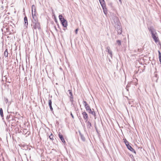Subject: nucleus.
I'll use <instances>...</instances> for the list:
<instances>
[{
	"instance_id": "obj_43",
	"label": "nucleus",
	"mask_w": 161,
	"mask_h": 161,
	"mask_svg": "<svg viewBox=\"0 0 161 161\" xmlns=\"http://www.w3.org/2000/svg\"><path fill=\"white\" fill-rule=\"evenodd\" d=\"M10 104V103H9V104H8V105H9Z\"/></svg>"
},
{
	"instance_id": "obj_9",
	"label": "nucleus",
	"mask_w": 161,
	"mask_h": 161,
	"mask_svg": "<svg viewBox=\"0 0 161 161\" xmlns=\"http://www.w3.org/2000/svg\"><path fill=\"white\" fill-rule=\"evenodd\" d=\"M58 136L59 138V139H60V140L64 144H65V140L64 139V136H63L60 133V132H59L58 133Z\"/></svg>"
},
{
	"instance_id": "obj_27",
	"label": "nucleus",
	"mask_w": 161,
	"mask_h": 161,
	"mask_svg": "<svg viewBox=\"0 0 161 161\" xmlns=\"http://www.w3.org/2000/svg\"><path fill=\"white\" fill-rule=\"evenodd\" d=\"M70 101L71 103V104L72 105H74V100L73 98H72L71 97V98H69Z\"/></svg>"
},
{
	"instance_id": "obj_36",
	"label": "nucleus",
	"mask_w": 161,
	"mask_h": 161,
	"mask_svg": "<svg viewBox=\"0 0 161 161\" xmlns=\"http://www.w3.org/2000/svg\"><path fill=\"white\" fill-rule=\"evenodd\" d=\"M54 28H55V30H56V31H58V30H57V28H56V26H54Z\"/></svg>"
},
{
	"instance_id": "obj_18",
	"label": "nucleus",
	"mask_w": 161,
	"mask_h": 161,
	"mask_svg": "<svg viewBox=\"0 0 161 161\" xmlns=\"http://www.w3.org/2000/svg\"><path fill=\"white\" fill-rule=\"evenodd\" d=\"M85 122L87 124V128L90 129L91 126H92V124L89 121H86Z\"/></svg>"
},
{
	"instance_id": "obj_32",
	"label": "nucleus",
	"mask_w": 161,
	"mask_h": 161,
	"mask_svg": "<svg viewBox=\"0 0 161 161\" xmlns=\"http://www.w3.org/2000/svg\"><path fill=\"white\" fill-rule=\"evenodd\" d=\"M70 115H71L72 118L73 119H74V115H73V114H72V113L71 112H70Z\"/></svg>"
},
{
	"instance_id": "obj_38",
	"label": "nucleus",
	"mask_w": 161,
	"mask_h": 161,
	"mask_svg": "<svg viewBox=\"0 0 161 161\" xmlns=\"http://www.w3.org/2000/svg\"><path fill=\"white\" fill-rule=\"evenodd\" d=\"M67 29V27H64V29H63V30L65 31Z\"/></svg>"
},
{
	"instance_id": "obj_22",
	"label": "nucleus",
	"mask_w": 161,
	"mask_h": 161,
	"mask_svg": "<svg viewBox=\"0 0 161 161\" xmlns=\"http://www.w3.org/2000/svg\"><path fill=\"white\" fill-rule=\"evenodd\" d=\"M158 58L160 62V64H161V53L159 50L158 51Z\"/></svg>"
},
{
	"instance_id": "obj_16",
	"label": "nucleus",
	"mask_w": 161,
	"mask_h": 161,
	"mask_svg": "<svg viewBox=\"0 0 161 161\" xmlns=\"http://www.w3.org/2000/svg\"><path fill=\"white\" fill-rule=\"evenodd\" d=\"M24 25L26 27H27L28 25V19L27 17L25 16L24 18Z\"/></svg>"
},
{
	"instance_id": "obj_34",
	"label": "nucleus",
	"mask_w": 161,
	"mask_h": 161,
	"mask_svg": "<svg viewBox=\"0 0 161 161\" xmlns=\"http://www.w3.org/2000/svg\"><path fill=\"white\" fill-rule=\"evenodd\" d=\"M5 79H6V82H7V83H10V82L7 80V78H6Z\"/></svg>"
},
{
	"instance_id": "obj_19",
	"label": "nucleus",
	"mask_w": 161,
	"mask_h": 161,
	"mask_svg": "<svg viewBox=\"0 0 161 161\" xmlns=\"http://www.w3.org/2000/svg\"><path fill=\"white\" fill-rule=\"evenodd\" d=\"M68 92H69V94L70 95V96H69V98H71V97L72 98H73V96L72 94V90H68Z\"/></svg>"
},
{
	"instance_id": "obj_17",
	"label": "nucleus",
	"mask_w": 161,
	"mask_h": 161,
	"mask_svg": "<svg viewBox=\"0 0 161 161\" xmlns=\"http://www.w3.org/2000/svg\"><path fill=\"white\" fill-rule=\"evenodd\" d=\"M52 14H53V16L54 17V21H55V22H56V23L57 25L58 26V27L59 28V25L58 24V22L56 17L54 13L52 12Z\"/></svg>"
},
{
	"instance_id": "obj_5",
	"label": "nucleus",
	"mask_w": 161,
	"mask_h": 161,
	"mask_svg": "<svg viewBox=\"0 0 161 161\" xmlns=\"http://www.w3.org/2000/svg\"><path fill=\"white\" fill-rule=\"evenodd\" d=\"M99 1L104 13L106 14V13H107V8L104 0H99Z\"/></svg>"
},
{
	"instance_id": "obj_1",
	"label": "nucleus",
	"mask_w": 161,
	"mask_h": 161,
	"mask_svg": "<svg viewBox=\"0 0 161 161\" xmlns=\"http://www.w3.org/2000/svg\"><path fill=\"white\" fill-rule=\"evenodd\" d=\"M148 29L149 31L151 32L152 37L154 41L155 42L157 43H158V44L161 45L160 42L159 40L158 36V34L157 33L156 30L154 28L153 26H150L148 27Z\"/></svg>"
},
{
	"instance_id": "obj_10",
	"label": "nucleus",
	"mask_w": 161,
	"mask_h": 161,
	"mask_svg": "<svg viewBox=\"0 0 161 161\" xmlns=\"http://www.w3.org/2000/svg\"><path fill=\"white\" fill-rule=\"evenodd\" d=\"M130 144H131L130 143L128 145L126 146L127 147V148L129 150H130L131 152H133L135 154H136V152L135 151V150L131 147Z\"/></svg>"
},
{
	"instance_id": "obj_30",
	"label": "nucleus",
	"mask_w": 161,
	"mask_h": 161,
	"mask_svg": "<svg viewBox=\"0 0 161 161\" xmlns=\"http://www.w3.org/2000/svg\"><path fill=\"white\" fill-rule=\"evenodd\" d=\"M130 86V84H128L127 85V86H126V89L127 90V91H128V87H129Z\"/></svg>"
},
{
	"instance_id": "obj_29",
	"label": "nucleus",
	"mask_w": 161,
	"mask_h": 161,
	"mask_svg": "<svg viewBox=\"0 0 161 161\" xmlns=\"http://www.w3.org/2000/svg\"><path fill=\"white\" fill-rule=\"evenodd\" d=\"M4 101L6 103H7L8 102V100L7 98L4 97Z\"/></svg>"
},
{
	"instance_id": "obj_33",
	"label": "nucleus",
	"mask_w": 161,
	"mask_h": 161,
	"mask_svg": "<svg viewBox=\"0 0 161 161\" xmlns=\"http://www.w3.org/2000/svg\"><path fill=\"white\" fill-rule=\"evenodd\" d=\"M78 30V29H75V32L76 34H77Z\"/></svg>"
},
{
	"instance_id": "obj_11",
	"label": "nucleus",
	"mask_w": 161,
	"mask_h": 161,
	"mask_svg": "<svg viewBox=\"0 0 161 161\" xmlns=\"http://www.w3.org/2000/svg\"><path fill=\"white\" fill-rule=\"evenodd\" d=\"M113 20L115 24V25L119 24H120V23L119 18L117 17H114V18Z\"/></svg>"
},
{
	"instance_id": "obj_31",
	"label": "nucleus",
	"mask_w": 161,
	"mask_h": 161,
	"mask_svg": "<svg viewBox=\"0 0 161 161\" xmlns=\"http://www.w3.org/2000/svg\"><path fill=\"white\" fill-rule=\"evenodd\" d=\"M6 30H7V31H8V32L11 31H10V27L6 28Z\"/></svg>"
},
{
	"instance_id": "obj_28",
	"label": "nucleus",
	"mask_w": 161,
	"mask_h": 161,
	"mask_svg": "<svg viewBox=\"0 0 161 161\" xmlns=\"http://www.w3.org/2000/svg\"><path fill=\"white\" fill-rule=\"evenodd\" d=\"M10 117V115H7L6 119L7 121H8V122L9 121V120L10 119H9Z\"/></svg>"
},
{
	"instance_id": "obj_41",
	"label": "nucleus",
	"mask_w": 161,
	"mask_h": 161,
	"mask_svg": "<svg viewBox=\"0 0 161 161\" xmlns=\"http://www.w3.org/2000/svg\"><path fill=\"white\" fill-rule=\"evenodd\" d=\"M96 130L97 131V129H96Z\"/></svg>"
},
{
	"instance_id": "obj_25",
	"label": "nucleus",
	"mask_w": 161,
	"mask_h": 161,
	"mask_svg": "<svg viewBox=\"0 0 161 161\" xmlns=\"http://www.w3.org/2000/svg\"><path fill=\"white\" fill-rule=\"evenodd\" d=\"M116 42L118 44V45L119 46L121 45V41L120 40H117Z\"/></svg>"
},
{
	"instance_id": "obj_40",
	"label": "nucleus",
	"mask_w": 161,
	"mask_h": 161,
	"mask_svg": "<svg viewBox=\"0 0 161 161\" xmlns=\"http://www.w3.org/2000/svg\"><path fill=\"white\" fill-rule=\"evenodd\" d=\"M11 113H13V114H14V112H10Z\"/></svg>"
},
{
	"instance_id": "obj_7",
	"label": "nucleus",
	"mask_w": 161,
	"mask_h": 161,
	"mask_svg": "<svg viewBox=\"0 0 161 161\" xmlns=\"http://www.w3.org/2000/svg\"><path fill=\"white\" fill-rule=\"evenodd\" d=\"M32 16H33L36 15V7L34 5H33L32 6Z\"/></svg>"
},
{
	"instance_id": "obj_21",
	"label": "nucleus",
	"mask_w": 161,
	"mask_h": 161,
	"mask_svg": "<svg viewBox=\"0 0 161 161\" xmlns=\"http://www.w3.org/2000/svg\"><path fill=\"white\" fill-rule=\"evenodd\" d=\"M8 49H6L5 50L4 53V55L5 58L8 57Z\"/></svg>"
},
{
	"instance_id": "obj_6",
	"label": "nucleus",
	"mask_w": 161,
	"mask_h": 161,
	"mask_svg": "<svg viewBox=\"0 0 161 161\" xmlns=\"http://www.w3.org/2000/svg\"><path fill=\"white\" fill-rule=\"evenodd\" d=\"M83 103L84 105L86 111L88 112L91 109L89 105L84 100L83 101Z\"/></svg>"
},
{
	"instance_id": "obj_26",
	"label": "nucleus",
	"mask_w": 161,
	"mask_h": 161,
	"mask_svg": "<svg viewBox=\"0 0 161 161\" xmlns=\"http://www.w3.org/2000/svg\"><path fill=\"white\" fill-rule=\"evenodd\" d=\"M53 137L54 136L52 133H51L50 135L49 136V139L52 141L53 140Z\"/></svg>"
},
{
	"instance_id": "obj_39",
	"label": "nucleus",
	"mask_w": 161,
	"mask_h": 161,
	"mask_svg": "<svg viewBox=\"0 0 161 161\" xmlns=\"http://www.w3.org/2000/svg\"><path fill=\"white\" fill-rule=\"evenodd\" d=\"M119 2L120 3H122V1H121V0H119Z\"/></svg>"
},
{
	"instance_id": "obj_15",
	"label": "nucleus",
	"mask_w": 161,
	"mask_h": 161,
	"mask_svg": "<svg viewBox=\"0 0 161 161\" xmlns=\"http://www.w3.org/2000/svg\"><path fill=\"white\" fill-rule=\"evenodd\" d=\"M79 133L82 141L84 142H85L86 141V138L81 133L80 131H79Z\"/></svg>"
},
{
	"instance_id": "obj_42",
	"label": "nucleus",
	"mask_w": 161,
	"mask_h": 161,
	"mask_svg": "<svg viewBox=\"0 0 161 161\" xmlns=\"http://www.w3.org/2000/svg\"><path fill=\"white\" fill-rule=\"evenodd\" d=\"M108 60H109V61L110 62V59H109Z\"/></svg>"
},
{
	"instance_id": "obj_2",
	"label": "nucleus",
	"mask_w": 161,
	"mask_h": 161,
	"mask_svg": "<svg viewBox=\"0 0 161 161\" xmlns=\"http://www.w3.org/2000/svg\"><path fill=\"white\" fill-rule=\"evenodd\" d=\"M32 23L31 25L33 29L36 30L38 29L39 30L41 29L40 23L38 21V19L36 15L32 16Z\"/></svg>"
},
{
	"instance_id": "obj_8",
	"label": "nucleus",
	"mask_w": 161,
	"mask_h": 161,
	"mask_svg": "<svg viewBox=\"0 0 161 161\" xmlns=\"http://www.w3.org/2000/svg\"><path fill=\"white\" fill-rule=\"evenodd\" d=\"M82 114L84 119L86 121H87L88 120V115L87 113L86 112L84 111L82 113Z\"/></svg>"
},
{
	"instance_id": "obj_12",
	"label": "nucleus",
	"mask_w": 161,
	"mask_h": 161,
	"mask_svg": "<svg viewBox=\"0 0 161 161\" xmlns=\"http://www.w3.org/2000/svg\"><path fill=\"white\" fill-rule=\"evenodd\" d=\"M89 114H91L92 115H93L95 119L96 118V113L94 111V109H91L88 112Z\"/></svg>"
},
{
	"instance_id": "obj_20",
	"label": "nucleus",
	"mask_w": 161,
	"mask_h": 161,
	"mask_svg": "<svg viewBox=\"0 0 161 161\" xmlns=\"http://www.w3.org/2000/svg\"><path fill=\"white\" fill-rule=\"evenodd\" d=\"M0 114L1 117H2V119H4V116L3 112V110L2 108H0Z\"/></svg>"
},
{
	"instance_id": "obj_3",
	"label": "nucleus",
	"mask_w": 161,
	"mask_h": 161,
	"mask_svg": "<svg viewBox=\"0 0 161 161\" xmlns=\"http://www.w3.org/2000/svg\"><path fill=\"white\" fill-rule=\"evenodd\" d=\"M58 17L62 26L64 27H67L68 25L67 20L64 18L62 14L59 15Z\"/></svg>"
},
{
	"instance_id": "obj_23",
	"label": "nucleus",
	"mask_w": 161,
	"mask_h": 161,
	"mask_svg": "<svg viewBox=\"0 0 161 161\" xmlns=\"http://www.w3.org/2000/svg\"><path fill=\"white\" fill-rule=\"evenodd\" d=\"M124 142L126 146L130 144L126 139H124Z\"/></svg>"
},
{
	"instance_id": "obj_13",
	"label": "nucleus",
	"mask_w": 161,
	"mask_h": 161,
	"mask_svg": "<svg viewBox=\"0 0 161 161\" xmlns=\"http://www.w3.org/2000/svg\"><path fill=\"white\" fill-rule=\"evenodd\" d=\"M48 103L51 111L52 113H53V109L52 106V102L51 99H50L49 100Z\"/></svg>"
},
{
	"instance_id": "obj_37",
	"label": "nucleus",
	"mask_w": 161,
	"mask_h": 161,
	"mask_svg": "<svg viewBox=\"0 0 161 161\" xmlns=\"http://www.w3.org/2000/svg\"><path fill=\"white\" fill-rule=\"evenodd\" d=\"M145 66H144L143 68V69L142 72H143V70L145 69Z\"/></svg>"
},
{
	"instance_id": "obj_35",
	"label": "nucleus",
	"mask_w": 161,
	"mask_h": 161,
	"mask_svg": "<svg viewBox=\"0 0 161 161\" xmlns=\"http://www.w3.org/2000/svg\"><path fill=\"white\" fill-rule=\"evenodd\" d=\"M130 157H131V158H134V157H133V156L132 155H130Z\"/></svg>"
},
{
	"instance_id": "obj_24",
	"label": "nucleus",
	"mask_w": 161,
	"mask_h": 161,
	"mask_svg": "<svg viewBox=\"0 0 161 161\" xmlns=\"http://www.w3.org/2000/svg\"><path fill=\"white\" fill-rule=\"evenodd\" d=\"M15 119L14 118H12V119L10 120L9 121V122H11V123L12 124L14 123H15Z\"/></svg>"
},
{
	"instance_id": "obj_14",
	"label": "nucleus",
	"mask_w": 161,
	"mask_h": 161,
	"mask_svg": "<svg viewBox=\"0 0 161 161\" xmlns=\"http://www.w3.org/2000/svg\"><path fill=\"white\" fill-rule=\"evenodd\" d=\"M110 47L109 46L107 47L106 48V51L108 52V53L110 54V56L112 58V52L111 50H110Z\"/></svg>"
},
{
	"instance_id": "obj_4",
	"label": "nucleus",
	"mask_w": 161,
	"mask_h": 161,
	"mask_svg": "<svg viewBox=\"0 0 161 161\" xmlns=\"http://www.w3.org/2000/svg\"><path fill=\"white\" fill-rule=\"evenodd\" d=\"M114 27L116 31H117L118 34L119 35L121 34L122 33V29L121 23L115 25Z\"/></svg>"
}]
</instances>
